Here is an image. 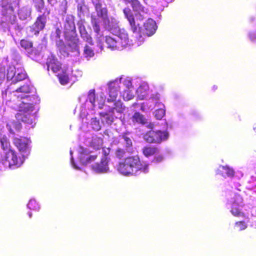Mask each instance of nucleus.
<instances>
[{
    "instance_id": "f257e3e1",
    "label": "nucleus",
    "mask_w": 256,
    "mask_h": 256,
    "mask_svg": "<svg viewBox=\"0 0 256 256\" xmlns=\"http://www.w3.org/2000/svg\"><path fill=\"white\" fill-rule=\"evenodd\" d=\"M34 88L28 84H24L13 92L12 102L7 100L6 104L14 109L18 110L16 114L18 120L32 124L34 122V116L32 114L34 110V103L36 100V96H30L29 93L32 92Z\"/></svg>"
},
{
    "instance_id": "f03ea898",
    "label": "nucleus",
    "mask_w": 256,
    "mask_h": 256,
    "mask_svg": "<svg viewBox=\"0 0 256 256\" xmlns=\"http://www.w3.org/2000/svg\"><path fill=\"white\" fill-rule=\"evenodd\" d=\"M118 24L119 22L116 18L108 16L101 24L114 35L112 37L107 36L105 38L107 47L112 50H120L132 44L127 32L120 28Z\"/></svg>"
},
{
    "instance_id": "7ed1b4c3",
    "label": "nucleus",
    "mask_w": 256,
    "mask_h": 256,
    "mask_svg": "<svg viewBox=\"0 0 256 256\" xmlns=\"http://www.w3.org/2000/svg\"><path fill=\"white\" fill-rule=\"evenodd\" d=\"M128 2L131 4L133 10L138 12L136 14V20L130 8H125L123 10L125 17L128 21L130 30L134 34V36L138 40L137 44L139 46L143 42L144 38L139 32L140 24L138 20H142L145 18L144 15L148 14V10L144 7L138 0H129Z\"/></svg>"
},
{
    "instance_id": "20e7f679",
    "label": "nucleus",
    "mask_w": 256,
    "mask_h": 256,
    "mask_svg": "<svg viewBox=\"0 0 256 256\" xmlns=\"http://www.w3.org/2000/svg\"><path fill=\"white\" fill-rule=\"evenodd\" d=\"M118 171L124 176L136 175L139 172L147 173L149 170V164L140 161L138 156L128 157L119 163Z\"/></svg>"
},
{
    "instance_id": "39448f33",
    "label": "nucleus",
    "mask_w": 256,
    "mask_h": 256,
    "mask_svg": "<svg viewBox=\"0 0 256 256\" xmlns=\"http://www.w3.org/2000/svg\"><path fill=\"white\" fill-rule=\"evenodd\" d=\"M106 96L102 92L96 94L95 90L92 89L88 91L85 104L81 106L80 110L82 108L87 112L88 109L90 111V114H92L95 112V109L103 108Z\"/></svg>"
},
{
    "instance_id": "423d86ee",
    "label": "nucleus",
    "mask_w": 256,
    "mask_h": 256,
    "mask_svg": "<svg viewBox=\"0 0 256 256\" xmlns=\"http://www.w3.org/2000/svg\"><path fill=\"white\" fill-rule=\"evenodd\" d=\"M96 14H92L91 15V22L94 32L96 34V37L100 38L102 36L100 32V25L102 22L108 18V10L106 7L102 6V4L98 0L94 4Z\"/></svg>"
},
{
    "instance_id": "0eeeda50",
    "label": "nucleus",
    "mask_w": 256,
    "mask_h": 256,
    "mask_svg": "<svg viewBox=\"0 0 256 256\" xmlns=\"http://www.w3.org/2000/svg\"><path fill=\"white\" fill-rule=\"evenodd\" d=\"M64 34L66 38L71 41L68 44L69 46H72L73 50L79 54L78 39L76 36L74 16L72 15H67L66 18L64 22Z\"/></svg>"
},
{
    "instance_id": "6e6552de",
    "label": "nucleus",
    "mask_w": 256,
    "mask_h": 256,
    "mask_svg": "<svg viewBox=\"0 0 256 256\" xmlns=\"http://www.w3.org/2000/svg\"><path fill=\"white\" fill-rule=\"evenodd\" d=\"M136 92L138 98L140 100L146 99L152 103L149 106L148 108L152 109L155 105L158 104L160 94L158 93H154L151 94L150 95L149 86L146 83L142 82L137 89Z\"/></svg>"
},
{
    "instance_id": "1a4fd4ad",
    "label": "nucleus",
    "mask_w": 256,
    "mask_h": 256,
    "mask_svg": "<svg viewBox=\"0 0 256 256\" xmlns=\"http://www.w3.org/2000/svg\"><path fill=\"white\" fill-rule=\"evenodd\" d=\"M24 160L20 158H18L16 152L9 150L4 152V156L2 158V162L6 168H15L20 166L23 163Z\"/></svg>"
},
{
    "instance_id": "9d476101",
    "label": "nucleus",
    "mask_w": 256,
    "mask_h": 256,
    "mask_svg": "<svg viewBox=\"0 0 256 256\" xmlns=\"http://www.w3.org/2000/svg\"><path fill=\"white\" fill-rule=\"evenodd\" d=\"M26 74L24 69L18 65L10 66L7 70V80H11V84H16L26 78Z\"/></svg>"
},
{
    "instance_id": "9b49d317",
    "label": "nucleus",
    "mask_w": 256,
    "mask_h": 256,
    "mask_svg": "<svg viewBox=\"0 0 256 256\" xmlns=\"http://www.w3.org/2000/svg\"><path fill=\"white\" fill-rule=\"evenodd\" d=\"M230 198H228V204L231 205L230 212L234 216H240L242 215V208L244 206L243 199L240 195L234 192L230 194Z\"/></svg>"
},
{
    "instance_id": "f8f14e48",
    "label": "nucleus",
    "mask_w": 256,
    "mask_h": 256,
    "mask_svg": "<svg viewBox=\"0 0 256 256\" xmlns=\"http://www.w3.org/2000/svg\"><path fill=\"white\" fill-rule=\"evenodd\" d=\"M134 83V82L129 78H122L121 88L123 90L120 93L124 100H130L134 98L136 91Z\"/></svg>"
},
{
    "instance_id": "ddd939ff",
    "label": "nucleus",
    "mask_w": 256,
    "mask_h": 256,
    "mask_svg": "<svg viewBox=\"0 0 256 256\" xmlns=\"http://www.w3.org/2000/svg\"><path fill=\"white\" fill-rule=\"evenodd\" d=\"M124 110V106L123 105L121 101H118L116 102L114 106L110 108V110L108 113L100 112L102 116V121L104 123V120L106 124L108 125H110L114 122V116L112 114H114L115 112L118 114H121Z\"/></svg>"
},
{
    "instance_id": "4468645a",
    "label": "nucleus",
    "mask_w": 256,
    "mask_h": 256,
    "mask_svg": "<svg viewBox=\"0 0 256 256\" xmlns=\"http://www.w3.org/2000/svg\"><path fill=\"white\" fill-rule=\"evenodd\" d=\"M168 137V134L166 131L150 130L147 132L144 136L145 140L149 143H160L166 140Z\"/></svg>"
},
{
    "instance_id": "2eb2a0df",
    "label": "nucleus",
    "mask_w": 256,
    "mask_h": 256,
    "mask_svg": "<svg viewBox=\"0 0 256 256\" xmlns=\"http://www.w3.org/2000/svg\"><path fill=\"white\" fill-rule=\"evenodd\" d=\"M30 140L26 138H13V144L22 153L23 158L26 156L30 153Z\"/></svg>"
},
{
    "instance_id": "dca6fc26",
    "label": "nucleus",
    "mask_w": 256,
    "mask_h": 256,
    "mask_svg": "<svg viewBox=\"0 0 256 256\" xmlns=\"http://www.w3.org/2000/svg\"><path fill=\"white\" fill-rule=\"evenodd\" d=\"M80 160L84 165H86L94 161L98 156V152H92L87 148L80 146L78 150Z\"/></svg>"
},
{
    "instance_id": "f3484780",
    "label": "nucleus",
    "mask_w": 256,
    "mask_h": 256,
    "mask_svg": "<svg viewBox=\"0 0 256 256\" xmlns=\"http://www.w3.org/2000/svg\"><path fill=\"white\" fill-rule=\"evenodd\" d=\"M122 78L116 79L114 81L109 83L108 86V94L109 98H108V102L114 101L122 88Z\"/></svg>"
},
{
    "instance_id": "a211bd4d",
    "label": "nucleus",
    "mask_w": 256,
    "mask_h": 256,
    "mask_svg": "<svg viewBox=\"0 0 256 256\" xmlns=\"http://www.w3.org/2000/svg\"><path fill=\"white\" fill-rule=\"evenodd\" d=\"M101 119L102 120V114H100ZM80 116L84 119V118L86 120H90V122H88L89 126L94 131H98L102 128V124H106V122L104 123L102 120V122H100L99 119L97 118L96 117H92L90 114H88L86 110H84L83 109L80 110Z\"/></svg>"
},
{
    "instance_id": "6ab92c4d",
    "label": "nucleus",
    "mask_w": 256,
    "mask_h": 256,
    "mask_svg": "<svg viewBox=\"0 0 256 256\" xmlns=\"http://www.w3.org/2000/svg\"><path fill=\"white\" fill-rule=\"evenodd\" d=\"M50 14V10L46 8L43 14L38 17L36 22L31 27V29L33 30L35 34H38L39 32L44 28L47 16Z\"/></svg>"
},
{
    "instance_id": "aec40b11",
    "label": "nucleus",
    "mask_w": 256,
    "mask_h": 256,
    "mask_svg": "<svg viewBox=\"0 0 256 256\" xmlns=\"http://www.w3.org/2000/svg\"><path fill=\"white\" fill-rule=\"evenodd\" d=\"M16 17L14 14V10L12 6H9L8 8L6 10V14H4V16L2 18V26H4L5 24L8 22L10 24L14 26L15 29L18 28V30H20L22 28V26L20 25L16 24Z\"/></svg>"
},
{
    "instance_id": "412c9836",
    "label": "nucleus",
    "mask_w": 256,
    "mask_h": 256,
    "mask_svg": "<svg viewBox=\"0 0 256 256\" xmlns=\"http://www.w3.org/2000/svg\"><path fill=\"white\" fill-rule=\"evenodd\" d=\"M102 154H104L101 158L100 162V163L97 162L92 166L93 170L98 174L106 173L109 172L108 160L106 156V152L103 149L102 150Z\"/></svg>"
},
{
    "instance_id": "4be33fe9",
    "label": "nucleus",
    "mask_w": 256,
    "mask_h": 256,
    "mask_svg": "<svg viewBox=\"0 0 256 256\" xmlns=\"http://www.w3.org/2000/svg\"><path fill=\"white\" fill-rule=\"evenodd\" d=\"M84 143L87 146L94 149L100 150L103 143L102 139L96 135H92L90 136H86Z\"/></svg>"
},
{
    "instance_id": "5701e85b",
    "label": "nucleus",
    "mask_w": 256,
    "mask_h": 256,
    "mask_svg": "<svg viewBox=\"0 0 256 256\" xmlns=\"http://www.w3.org/2000/svg\"><path fill=\"white\" fill-rule=\"evenodd\" d=\"M46 64L48 70H51L54 73H57L60 70L61 64L53 54L48 58Z\"/></svg>"
},
{
    "instance_id": "b1692460",
    "label": "nucleus",
    "mask_w": 256,
    "mask_h": 256,
    "mask_svg": "<svg viewBox=\"0 0 256 256\" xmlns=\"http://www.w3.org/2000/svg\"><path fill=\"white\" fill-rule=\"evenodd\" d=\"M156 28L155 22L151 19L148 18L144 25V33L150 36L154 34Z\"/></svg>"
},
{
    "instance_id": "393cba45",
    "label": "nucleus",
    "mask_w": 256,
    "mask_h": 256,
    "mask_svg": "<svg viewBox=\"0 0 256 256\" xmlns=\"http://www.w3.org/2000/svg\"><path fill=\"white\" fill-rule=\"evenodd\" d=\"M78 26L81 37L83 38V40L88 42L89 44L91 45L93 44L92 38L86 32V28L84 26V22L82 20L78 21Z\"/></svg>"
},
{
    "instance_id": "a878e982",
    "label": "nucleus",
    "mask_w": 256,
    "mask_h": 256,
    "mask_svg": "<svg viewBox=\"0 0 256 256\" xmlns=\"http://www.w3.org/2000/svg\"><path fill=\"white\" fill-rule=\"evenodd\" d=\"M16 120H18V122H10L8 124H7L6 127L9 132L12 134H14V129L16 131H18L20 130L22 125L19 122L20 121H22L26 124H28L31 125L30 128H33L34 126L36 124V116H34V122L32 124H29L28 122H24L22 120H18L17 118H16Z\"/></svg>"
},
{
    "instance_id": "bb28decb",
    "label": "nucleus",
    "mask_w": 256,
    "mask_h": 256,
    "mask_svg": "<svg viewBox=\"0 0 256 256\" xmlns=\"http://www.w3.org/2000/svg\"><path fill=\"white\" fill-rule=\"evenodd\" d=\"M32 8L29 6H26L20 9L18 15L20 20H24L30 18Z\"/></svg>"
},
{
    "instance_id": "cd10ccee",
    "label": "nucleus",
    "mask_w": 256,
    "mask_h": 256,
    "mask_svg": "<svg viewBox=\"0 0 256 256\" xmlns=\"http://www.w3.org/2000/svg\"><path fill=\"white\" fill-rule=\"evenodd\" d=\"M218 174H220L224 177H230L234 174V170L228 166H220Z\"/></svg>"
},
{
    "instance_id": "c85d7f7f",
    "label": "nucleus",
    "mask_w": 256,
    "mask_h": 256,
    "mask_svg": "<svg viewBox=\"0 0 256 256\" xmlns=\"http://www.w3.org/2000/svg\"><path fill=\"white\" fill-rule=\"evenodd\" d=\"M130 120L134 124L136 123L140 124H145L147 123L146 120L144 116L138 112H136L130 118Z\"/></svg>"
},
{
    "instance_id": "c756f323",
    "label": "nucleus",
    "mask_w": 256,
    "mask_h": 256,
    "mask_svg": "<svg viewBox=\"0 0 256 256\" xmlns=\"http://www.w3.org/2000/svg\"><path fill=\"white\" fill-rule=\"evenodd\" d=\"M20 45L24 48L28 53L32 54L33 52V48L32 43L27 40H22L20 42Z\"/></svg>"
},
{
    "instance_id": "7c9ffc66",
    "label": "nucleus",
    "mask_w": 256,
    "mask_h": 256,
    "mask_svg": "<svg viewBox=\"0 0 256 256\" xmlns=\"http://www.w3.org/2000/svg\"><path fill=\"white\" fill-rule=\"evenodd\" d=\"M131 136L130 133L124 134L122 136V138L124 140V142L126 145V148L128 149V151L130 152L132 150V141L131 140Z\"/></svg>"
},
{
    "instance_id": "2f4dec72",
    "label": "nucleus",
    "mask_w": 256,
    "mask_h": 256,
    "mask_svg": "<svg viewBox=\"0 0 256 256\" xmlns=\"http://www.w3.org/2000/svg\"><path fill=\"white\" fill-rule=\"evenodd\" d=\"M94 53L93 49L91 46L86 45L84 47L83 56L87 60H89L90 58L94 56Z\"/></svg>"
},
{
    "instance_id": "473e14b6",
    "label": "nucleus",
    "mask_w": 256,
    "mask_h": 256,
    "mask_svg": "<svg viewBox=\"0 0 256 256\" xmlns=\"http://www.w3.org/2000/svg\"><path fill=\"white\" fill-rule=\"evenodd\" d=\"M144 154L146 156H150L158 152V150L154 147L148 146L144 147L142 150Z\"/></svg>"
},
{
    "instance_id": "72a5a7b5",
    "label": "nucleus",
    "mask_w": 256,
    "mask_h": 256,
    "mask_svg": "<svg viewBox=\"0 0 256 256\" xmlns=\"http://www.w3.org/2000/svg\"><path fill=\"white\" fill-rule=\"evenodd\" d=\"M0 144L2 148L4 150V152L8 151L10 148V142L6 136H4L0 138Z\"/></svg>"
},
{
    "instance_id": "f704fd0d",
    "label": "nucleus",
    "mask_w": 256,
    "mask_h": 256,
    "mask_svg": "<svg viewBox=\"0 0 256 256\" xmlns=\"http://www.w3.org/2000/svg\"><path fill=\"white\" fill-rule=\"evenodd\" d=\"M34 6L36 10L40 12H44L42 10L44 9V0H33Z\"/></svg>"
},
{
    "instance_id": "c9c22d12",
    "label": "nucleus",
    "mask_w": 256,
    "mask_h": 256,
    "mask_svg": "<svg viewBox=\"0 0 256 256\" xmlns=\"http://www.w3.org/2000/svg\"><path fill=\"white\" fill-rule=\"evenodd\" d=\"M57 76H58L59 81L62 84L64 85L68 84L69 78L68 75L66 72H62V74L58 73L57 74Z\"/></svg>"
},
{
    "instance_id": "e433bc0d",
    "label": "nucleus",
    "mask_w": 256,
    "mask_h": 256,
    "mask_svg": "<svg viewBox=\"0 0 256 256\" xmlns=\"http://www.w3.org/2000/svg\"><path fill=\"white\" fill-rule=\"evenodd\" d=\"M157 105L158 106H160V108L156 110L155 116L157 119L160 120L164 116L165 110L160 107L161 106H163L162 104L158 102V104ZM156 105L154 106V107Z\"/></svg>"
},
{
    "instance_id": "4c0bfd02",
    "label": "nucleus",
    "mask_w": 256,
    "mask_h": 256,
    "mask_svg": "<svg viewBox=\"0 0 256 256\" xmlns=\"http://www.w3.org/2000/svg\"><path fill=\"white\" fill-rule=\"evenodd\" d=\"M27 206L28 208L35 210H40V206L33 199H32L29 201Z\"/></svg>"
},
{
    "instance_id": "58836bf2",
    "label": "nucleus",
    "mask_w": 256,
    "mask_h": 256,
    "mask_svg": "<svg viewBox=\"0 0 256 256\" xmlns=\"http://www.w3.org/2000/svg\"><path fill=\"white\" fill-rule=\"evenodd\" d=\"M6 77V68L0 64V85L4 82Z\"/></svg>"
},
{
    "instance_id": "ea45409f",
    "label": "nucleus",
    "mask_w": 256,
    "mask_h": 256,
    "mask_svg": "<svg viewBox=\"0 0 256 256\" xmlns=\"http://www.w3.org/2000/svg\"><path fill=\"white\" fill-rule=\"evenodd\" d=\"M246 224L244 222H236L235 224L236 228L238 229V230H244L246 229Z\"/></svg>"
},
{
    "instance_id": "a19ab883",
    "label": "nucleus",
    "mask_w": 256,
    "mask_h": 256,
    "mask_svg": "<svg viewBox=\"0 0 256 256\" xmlns=\"http://www.w3.org/2000/svg\"><path fill=\"white\" fill-rule=\"evenodd\" d=\"M124 150L121 148L117 149L116 152V156L120 158H122L124 156Z\"/></svg>"
},
{
    "instance_id": "79ce46f5",
    "label": "nucleus",
    "mask_w": 256,
    "mask_h": 256,
    "mask_svg": "<svg viewBox=\"0 0 256 256\" xmlns=\"http://www.w3.org/2000/svg\"><path fill=\"white\" fill-rule=\"evenodd\" d=\"M163 159L164 158L162 155L156 156L153 160V162L156 163L160 162L162 161Z\"/></svg>"
},
{
    "instance_id": "37998d69",
    "label": "nucleus",
    "mask_w": 256,
    "mask_h": 256,
    "mask_svg": "<svg viewBox=\"0 0 256 256\" xmlns=\"http://www.w3.org/2000/svg\"><path fill=\"white\" fill-rule=\"evenodd\" d=\"M70 154L71 156V158H70V163H71V164L72 165V166H73V168L76 170H79L80 168L75 164L74 162V158L72 157V150H70Z\"/></svg>"
},
{
    "instance_id": "c03bdc74",
    "label": "nucleus",
    "mask_w": 256,
    "mask_h": 256,
    "mask_svg": "<svg viewBox=\"0 0 256 256\" xmlns=\"http://www.w3.org/2000/svg\"><path fill=\"white\" fill-rule=\"evenodd\" d=\"M61 34V31L58 28H56L55 32L56 37L57 38H60V34Z\"/></svg>"
},
{
    "instance_id": "a18cd8bd",
    "label": "nucleus",
    "mask_w": 256,
    "mask_h": 256,
    "mask_svg": "<svg viewBox=\"0 0 256 256\" xmlns=\"http://www.w3.org/2000/svg\"><path fill=\"white\" fill-rule=\"evenodd\" d=\"M250 38L252 40H256V33H252L250 34Z\"/></svg>"
},
{
    "instance_id": "49530a36",
    "label": "nucleus",
    "mask_w": 256,
    "mask_h": 256,
    "mask_svg": "<svg viewBox=\"0 0 256 256\" xmlns=\"http://www.w3.org/2000/svg\"><path fill=\"white\" fill-rule=\"evenodd\" d=\"M48 1L51 5L54 4L56 2V0H48Z\"/></svg>"
},
{
    "instance_id": "de8ad7c7",
    "label": "nucleus",
    "mask_w": 256,
    "mask_h": 256,
    "mask_svg": "<svg viewBox=\"0 0 256 256\" xmlns=\"http://www.w3.org/2000/svg\"><path fill=\"white\" fill-rule=\"evenodd\" d=\"M78 10H79L80 12H82V6H80V4L78 5Z\"/></svg>"
},
{
    "instance_id": "09e8293b",
    "label": "nucleus",
    "mask_w": 256,
    "mask_h": 256,
    "mask_svg": "<svg viewBox=\"0 0 256 256\" xmlns=\"http://www.w3.org/2000/svg\"><path fill=\"white\" fill-rule=\"evenodd\" d=\"M4 46V43L0 41V48H2Z\"/></svg>"
},
{
    "instance_id": "8fccbe9b",
    "label": "nucleus",
    "mask_w": 256,
    "mask_h": 256,
    "mask_svg": "<svg viewBox=\"0 0 256 256\" xmlns=\"http://www.w3.org/2000/svg\"><path fill=\"white\" fill-rule=\"evenodd\" d=\"M58 44L60 46H62L64 44V42L62 40H60Z\"/></svg>"
},
{
    "instance_id": "3c124183",
    "label": "nucleus",
    "mask_w": 256,
    "mask_h": 256,
    "mask_svg": "<svg viewBox=\"0 0 256 256\" xmlns=\"http://www.w3.org/2000/svg\"><path fill=\"white\" fill-rule=\"evenodd\" d=\"M141 110H142V111H144V104L142 106H141Z\"/></svg>"
},
{
    "instance_id": "603ef678",
    "label": "nucleus",
    "mask_w": 256,
    "mask_h": 256,
    "mask_svg": "<svg viewBox=\"0 0 256 256\" xmlns=\"http://www.w3.org/2000/svg\"><path fill=\"white\" fill-rule=\"evenodd\" d=\"M152 126H153V124H148V126L150 128H152Z\"/></svg>"
},
{
    "instance_id": "864d4df0",
    "label": "nucleus",
    "mask_w": 256,
    "mask_h": 256,
    "mask_svg": "<svg viewBox=\"0 0 256 256\" xmlns=\"http://www.w3.org/2000/svg\"><path fill=\"white\" fill-rule=\"evenodd\" d=\"M28 214L29 217L30 218L32 217V212H28Z\"/></svg>"
},
{
    "instance_id": "5fc2aeb1",
    "label": "nucleus",
    "mask_w": 256,
    "mask_h": 256,
    "mask_svg": "<svg viewBox=\"0 0 256 256\" xmlns=\"http://www.w3.org/2000/svg\"><path fill=\"white\" fill-rule=\"evenodd\" d=\"M253 180H256V178L255 177H252Z\"/></svg>"
},
{
    "instance_id": "6e6d98bb",
    "label": "nucleus",
    "mask_w": 256,
    "mask_h": 256,
    "mask_svg": "<svg viewBox=\"0 0 256 256\" xmlns=\"http://www.w3.org/2000/svg\"><path fill=\"white\" fill-rule=\"evenodd\" d=\"M254 130H256V124L254 125Z\"/></svg>"
},
{
    "instance_id": "4d7b16f0",
    "label": "nucleus",
    "mask_w": 256,
    "mask_h": 256,
    "mask_svg": "<svg viewBox=\"0 0 256 256\" xmlns=\"http://www.w3.org/2000/svg\"><path fill=\"white\" fill-rule=\"evenodd\" d=\"M124 0L126 2H128L129 0Z\"/></svg>"
},
{
    "instance_id": "13d9d810",
    "label": "nucleus",
    "mask_w": 256,
    "mask_h": 256,
    "mask_svg": "<svg viewBox=\"0 0 256 256\" xmlns=\"http://www.w3.org/2000/svg\"><path fill=\"white\" fill-rule=\"evenodd\" d=\"M9 92L8 88L6 90V93L7 92Z\"/></svg>"
},
{
    "instance_id": "bf43d9fd",
    "label": "nucleus",
    "mask_w": 256,
    "mask_h": 256,
    "mask_svg": "<svg viewBox=\"0 0 256 256\" xmlns=\"http://www.w3.org/2000/svg\"><path fill=\"white\" fill-rule=\"evenodd\" d=\"M82 98H79V100H80V101H81V100H82Z\"/></svg>"
},
{
    "instance_id": "052dcab7",
    "label": "nucleus",
    "mask_w": 256,
    "mask_h": 256,
    "mask_svg": "<svg viewBox=\"0 0 256 256\" xmlns=\"http://www.w3.org/2000/svg\"><path fill=\"white\" fill-rule=\"evenodd\" d=\"M2 96L4 97V94L2 93Z\"/></svg>"
}]
</instances>
